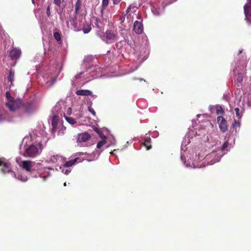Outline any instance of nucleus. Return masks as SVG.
<instances>
[{
	"instance_id": "nucleus-1",
	"label": "nucleus",
	"mask_w": 251,
	"mask_h": 251,
	"mask_svg": "<svg viewBox=\"0 0 251 251\" xmlns=\"http://www.w3.org/2000/svg\"><path fill=\"white\" fill-rule=\"evenodd\" d=\"M40 151L37 146L34 145H31L25 148L24 156L26 157L34 158L38 155Z\"/></svg>"
},
{
	"instance_id": "nucleus-2",
	"label": "nucleus",
	"mask_w": 251,
	"mask_h": 251,
	"mask_svg": "<svg viewBox=\"0 0 251 251\" xmlns=\"http://www.w3.org/2000/svg\"><path fill=\"white\" fill-rule=\"evenodd\" d=\"M104 37L106 39L107 43L115 41L118 38V32L116 30L108 29L104 34Z\"/></svg>"
},
{
	"instance_id": "nucleus-3",
	"label": "nucleus",
	"mask_w": 251,
	"mask_h": 251,
	"mask_svg": "<svg viewBox=\"0 0 251 251\" xmlns=\"http://www.w3.org/2000/svg\"><path fill=\"white\" fill-rule=\"evenodd\" d=\"M6 106L9 108V110L14 111L17 110V108L21 107L22 105V101L20 100H12L8 101L6 104Z\"/></svg>"
},
{
	"instance_id": "nucleus-4",
	"label": "nucleus",
	"mask_w": 251,
	"mask_h": 251,
	"mask_svg": "<svg viewBox=\"0 0 251 251\" xmlns=\"http://www.w3.org/2000/svg\"><path fill=\"white\" fill-rule=\"evenodd\" d=\"M217 121H218L220 131L223 132H226L227 126L226 119L222 116H219L217 118Z\"/></svg>"
},
{
	"instance_id": "nucleus-5",
	"label": "nucleus",
	"mask_w": 251,
	"mask_h": 251,
	"mask_svg": "<svg viewBox=\"0 0 251 251\" xmlns=\"http://www.w3.org/2000/svg\"><path fill=\"white\" fill-rule=\"evenodd\" d=\"M33 163V161L29 160L21 161L20 166L26 171L30 172L31 171Z\"/></svg>"
},
{
	"instance_id": "nucleus-6",
	"label": "nucleus",
	"mask_w": 251,
	"mask_h": 251,
	"mask_svg": "<svg viewBox=\"0 0 251 251\" xmlns=\"http://www.w3.org/2000/svg\"><path fill=\"white\" fill-rule=\"evenodd\" d=\"M244 14L245 15V21L248 24H251V7L249 5H244Z\"/></svg>"
},
{
	"instance_id": "nucleus-7",
	"label": "nucleus",
	"mask_w": 251,
	"mask_h": 251,
	"mask_svg": "<svg viewBox=\"0 0 251 251\" xmlns=\"http://www.w3.org/2000/svg\"><path fill=\"white\" fill-rule=\"evenodd\" d=\"M133 30L137 34H141L143 31V24L141 22L136 21L133 24Z\"/></svg>"
},
{
	"instance_id": "nucleus-8",
	"label": "nucleus",
	"mask_w": 251,
	"mask_h": 251,
	"mask_svg": "<svg viewBox=\"0 0 251 251\" xmlns=\"http://www.w3.org/2000/svg\"><path fill=\"white\" fill-rule=\"evenodd\" d=\"M77 15L75 14L73 17L70 18V24L73 27V30L75 31H79L80 29L79 26H77Z\"/></svg>"
},
{
	"instance_id": "nucleus-9",
	"label": "nucleus",
	"mask_w": 251,
	"mask_h": 251,
	"mask_svg": "<svg viewBox=\"0 0 251 251\" xmlns=\"http://www.w3.org/2000/svg\"><path fill=\"white\" fill-rule=\"evenodd\" d=\"M21 51L20 50L17 48H13L10 51V56L11 59L13 60H16L19 58L21 56Z\"/></svg>"
},
{
	"instance_id": "nucleus-10",
	"label": "nucleus",
	"mask_w": 251,
	"mask_h": 251,
	"mask_svg": "<svg viewBox=\"0 0 251 251\" xmlns=\"http://www.w3.org/2000/svg\"><path fill=\"white\" fill-rule=\"evenodd\" d=\"M91 136L87 132H84L78 135L77 140L79 142H85L90 140Z\"/></svg>"
},
{
	"instance_id": "nucleus-11",
	"label": "nucleus",
	"mask_w": 251,
	"mask_h": 251,
	"mask_svg": "<svg viewBox=\"0 0 251 251\" xmlns=\"http://www.w3.org/2000/svg\"><path fill=\"white\" fill-rule=\"evenodd\" d=\"M77 96H91L92 92L87 89H80L77 90L75 92Z\"/></svg>"
},
{
	"instance_id": "nucleus-12",
	"label": "nucleus",
	"mask_w": 251,
	"mask_h": 251,
	"mask_svg": "<svg viewBox=\"0 0 251 251\" xmlns=\"http://www.w3.org/2000/svg\"><path fill=\"white\" fill-rule=\"evenodd\" d=\"M25 110L28 113L32 112L34 110V106L31 102H28L25 105Z\"/></svg>"
},
{
	"instance_id": "nucleus-13",
	"label": "nucleus",
	"mask_w": 251,
	"mask_h": 251,
	"mask_svg": "<svg viewBox=\"0 0 251 251\" xmlns=\"http://www.w3.org/2000/svg\"><path fill=\"white\" fill-rule=\"evenodd\" d=\"M79 159V158H75L73 160H70L69 161H67L65 162L64 164H63V166L66 168H69L71 166H72L77 160Z\"/></svg>"
},
{
	"instance_id": "nucleus-14",
	"label": "nucleus",
	"mask_w": 251,
	"mask_h": 251,
	"mask_svg": "<svg viewBox=\"0 0 251 251\" xmlns=\"http://www.w3.org/2000/svg\"><path fill=\"white\" fill-rule=\"evenodd\" d=\"M15 73L12 69H10L9 74L8 75L7 79L10 82V85H13V82L14 81Z\"/></svg>"
},
{
	"instance_id": "nucleus-15",
	"label": "nucleus",
	"mask_w": 251,
	"mask_h": 251,
	"mask_svg": "<svg viewBox=\"0 0 251 251\" xmlns=\"http://www.w3.org/2000/svg\"><path fill=\"white\" fill-rule=\"evenodd\" d=\"M81 7V1L80 0H76L75 3V14L78 15L79 13L80 8Z\"/></svg>"
},
{
	"instance_id": "nucleus-16",
	"label": "nucleus",
	"mask_w": 251,
	"mask_h": 251,
	"mask_svg": "<svg viewBox=\"0 0 251 251\" xmlns=\"http://www.w3.org/2000/svg\"><path fill=\"white\" fill-rule=\"evenodd\" d=\"M144 146L146 148V150H149L151 149V138L147 137L145 139V142L143 143Z\"/></svg>"
},
{
	"instance_id": "nucleus-17",
	"label": "nucleus",
	"mask_w": 251,
	"mask_h": 251,
	"mask_svg": "<svg viewBox=\"0 0 251 251\" xmlns=\"http://www.w3.org/2000/svg\"><path fill=\"white\" fill-rule=\"evenodd\" d=\"M82 30L84 33L90 32L91 30V25L88 23L84 24Z\"/></svg>"
},
{
	"instance_id": "nucleus-18",
	"label": "nucleus",
	"mask_w": 251,
	"mask_h": 251,
	"mask_svg": "<svg viewBox=\"0 0 251 251\" xmlns=\"http://www.w3.org/2000/svg\"><path fill=\"white\" fill-rule=\"evenodd\" d=\"M64 117H65L66 121L71 125H74L76 123V121L75 119L71 117L67 116L65 114H64Z\"/></svg>"
},
{
	"instance_id": "nucleus-19",
	"label": "nucleus",
	"mask_w": 251,
	"mask_h": 251,
	"mask_svg": "<svg viewBox=\"0 0 251 251\" xmlns=\"http://www.w3.org/2000/svg\"><path fill=\"white\" fill-rule=\"evenodd\" d=\"M58 120V116L56 115H54L52 117V121H51V125L53 129H55L57 124V121Z\"/></svg>"
},
{
	"instance_id": "nucleus-20",
	"label": "nucleus",
	"mask_w": 251,
	"mask_h": 251,
	"mask_svg": "<svg viewBox=\"0 0 251 251\" xmlns=\"http://www.w3.org/2000/svg\"><path fill=\"white\" fill-rule=\"evenodd\" d=\"M109 3V0H102L101 2V12L105 10L106 8H107Z\"/></svg>"
},
{
	"instance_id": "nucleus-21",
	"label": "nucleus",
	"mask_w": 251,
	"mask_h": 251,
	"mask_svg": "<svg viewBox=\"0 0 251 251\" xmlns=\"http://www.w3.org/2000/svg\"><path fill=\"white\" fill-rule=\"evenodd\" d=\"M59 158L62 159V157L58 155H52L50 158L49 161L52 163H55Z\"/></svg>"
},
{
	"instance_id": "nucleus-22",
	"label": "nucleus",
	"mask_w": 251,
	"mask_h": 251,
	"mask_svg": "<svg viewBox=\"0 0 251 251\" xmlns=\"http://www.w3.org/2000/svg\"><path fill=\"white\" fill-rule=\"evenodd\" d=\"M54 39L57 42H59L61 40V33L59 32H54L53 34Z\"/></svg>"
},
{
	"instance_id": "nucleus-23",
	"label": "nucleus",
	"mask_w": 251,
	"mask_h": 251,
	"mask_svg": "<svg viewBox=\"0 0 251 251\" xmlns=\"http://www.w3.org/2000/svg\"><path fill=\"white\" fill-rule=\"evenodd\" d=\"M94 130L95 132L97 133V134L99 135L100 138H104V139L105 138V137L104 136L103 133L101 132L100 130H99L98 128L95 127L94 128Z\"/></svg>"
},
{
	"instance_id": "nucleus-24",
	"label": "nucleus",
	"mask_w": 251,
	"mask_h": 251,
	"mask_svg": "<svg viewBox=\"0 0 251 251\" xmlns=\"http://www.w3.org/2000/svg\"><path fill=\"white\" fill-rule=\"evenodd\" d=\"M240 122L237 121L236 120H234V123L232 124V127L234 129H236L237 128H239L240 127Z\"/></svg>"
},
{
	"instance_id": "nucleus-25",
	"label": "nucleus",
	"mask_w": 251,
	"mask_h": 251,
	"mask_svg": "<svg viewBox=\"0 0 251 251\" xmlns=\"http://www.w3.org/2000/svg\"><path fill=\"white\" fill-rule=\"evenodd\" d=\"M234 111H235L236 117H237L238 119H240L242 117V114L240 113V109L236 107L234 109Z\"/></svg>"
},
{
	"instance_id": "nucleus-26",
	"label": "nucleus",
	"mask_w": 251,
	"mask_h": 251,
	"mask_svg": "<svg viewBox=\"0 0 251 251\" xmlns=\"http://www.w3.org/2000/svg\"><path fill=\"white\" fill-rule=\"evenodd\" d=\"M106 143V141L105 140H103L100 141L97 143V147L98 149H100L101 147L104 146V145Z\"/></svg>"
},
{
	"instance_id": "nucleus-27",
	"label": "nucleus",
	"mask_w": 251,
	"mask_h": 251,
	"mask_svg": "<svg viewBox=\"0 0 251 251\" xmlns=\"http://www.w3.org/2000/svg\"><path fill=\"white\" fill-rule=\"evenodd\" d=\"M224 113V111L222 107H218L216 109V114L218 115L223 114Z\"/></svg>"
},
{
	"instance_id": "nucleus-28",
	"label": "nucleus",
	"mask_w": 251,
	"mask_h": 251,
	"mask_svg": "<svg viewBox=\"0 0 251 251\" xmlns=\"http://www.w3.org/2000/svg\"><path fill=\"white\" fill-rule=\"evenodd\" d=\"M56 78H57V76H56L54 78H53L51 80V81L50 82H47V84H48L49 87H51L52 86V85H53L55 83V82L56 81Z\"/></svg>"
},
{
	"instance_id": "nucleus-29",
	"label": "nucleus",
	"mask_w": 251,
	"mask_h": 251,
	"mask_svg": "<svg viewBox=\"0 0 251 251\" xmlns=\"http://www.w3.org/2000/svg\"><path fill=\"white\" fill-rule=\"evenodd\" d=\"M17 178L24 182L26 181L27 180L26 177H23L21 175H18Z\"/></svg>"
},
{
	"instance_id": "nucleus-30",
	"label": "nucleus",
	"mask_w": 251,
	"mask_h": 251,
	"mask_svg": "<svg viewBox=\"0 0 251 251\" xmlns=\"http://www.w3.org/2000/svg\"><path fill=\"white\" fill-rule=\"evenodd\" d=\"M6 96L7 99H8V100H9V101L10 100H14V98L11 96L10 93L9 92L7 91L6 92Z\"/></svg>"
},
{
	"instance_id": "nucleus-31",
	"label": "nucleus",
	"mask_w": 251,
	"mask_h": 251,
	"mask_svg": "<svg viewBox=\"0 0 251 251\" xmlns=\"http://www.w3.org/2000/svg\"><path fill=\"white\" fill-rule=\"evenodd\" d=\"M229 146V143L226 141L225 143H224L222 147V151H224Z\"/></svg>"
},
{
	"instance_id": "nucleus-32",
	"label": "nucleus",
	"mask_w": 251,
	"mask_h": 251,
	"mask_svg": "<svg viewBox=\"0 0 251 251\" xmlns=\"http://www.w3.org/2000/svg\"><path fill=\"white\" fill-rule=\"evenodd\" d=\"M100 19L97 17H95L94 24H95V25H96V26L98 28H100V26L98 25L99 23H100Z\"/></svg>"
},
{
	"instance_id": "nucleus-33",
	"label": "nucleus",
	"mask_w": 251,
	"mask_h": 251,
	"mask_svg": "<svg viewBox=\"0 0 251 251\" xmlns=\"http://www.w3.org/2000/svg\"><path fill=\"white\" fill-rule=\"evenodd\" d=\"M88 110L89 111H90V113H91L92 114H93L94 116H96V113L93 108H92L90 106H89L88 107Z\"/></svg>"
},
{
	"instance_id": "nucleus-34",
	"label": "nucleus",
	"mask_w": 251,
	"mask_h": 251,
	"mask_svg": "<svg viewBox=\"0 0 251 251\" xmlns=\"http://www.w3.org/2000/svg\"><path fill=\"white\" fill-rule=\"evenodd\" d=\"M125 16L126 14H123L121 17L119 18V21H121V24L123 23V22L125 21Z\"/></svg>"
},
{
	"instance_id": "nucleus-35",
	"label": "nucleus",
	"mask_w": 251,
	"mask_h": 251,
	"mask_svg": "<svg viewBox=\"0 0 251 251\" xmlns=\"http://www.w3.org/2000/svg\"><path fill=\"white\" fill-rule=\"evenodd\" d=\"M54 3L57 6H60L61 4V1L60 0H54Z\"/></svg>"
},
{
	"instance_id": "nucleus-36",
	"label": "nucleus",
	"mask_w": 251,
	"mask_h": 251,
	"mask_svg": "<svg viewBox=\"0 0 251 251\" xmlns=\"http://www.w3.org/2000/svg\"><path fill=\"white\" fill-rule=\"evenodd\" d=\"M152 11L153 12L154 14H155V15H158V11L157 10V9L155 7H152Z\"/></svg>"
},
{
	"instance_id": "nucleus-37",
	"label": "nucleus",
	"mask_w": 251,
	"mask_h": 251,
	"mask_svg": "<svg viewBox=\"0 0 251 251\" xmlns=\"http://www.w3.org/2000/svg\"><path fill=\"white\" fill-rule=\"evenodd\" d=\"M4 34V31L2 27L0 25V37H2Z\"/></svg>"
},
{
	"instance_id": "nucleus-38",
	"label": "nucleus",
	"mask_w": 251,
	"mask_h": 251,
	"mask_svg": "<svg viewBox=\"0 0 251 251\" xmlns=\"http://www.w3.org/2000/svg\"><path fill=\"white\" fill-rule=\"evenodd\" d=\"M46 13H47V15L48 17L50 16V6H48L47 9H46Z\"/></svg>"
},
{
	"instance_id": "nucleus-39",
	"label": "nucleus",
	"mask_w": 251,
	"mask_h": 251,
	"mask_svg": "<svg viewBox=\"0 0 251 251\" xmlns=\"http://www.w3.org/2000/svg\"><path fill=\"white\" fill-rule=\"evenodd\" d=\"M114 5L118 4L121 0H112Z\"/></svg>"
},
{
	"instance_id": "nucleus-40",
	"label": "nucleus",
	"mask_w": 251,
	"mask_h": 251,
	"mask_svg": "<svg viewBox=\"0 0 251 251\" xmlns=\"http://www.w3.org/2000/svg\"><path fill=\"white\" fill-rule=\"evenodd\" d=\"M9 165V164H8V163H7V162H3V165H2V166H3L4 167L7 168V167H8V165Z\"/></svg>"
},
{
	"instance_id": "nucleus-41",
	"label": "nucleus",
	"mask_w": 251,
	"mask_h": 251,
	"mask_svg": "<svg viewBox=\"0 0 251 251\" xmlns=\"http://www.w3.org/2000/svg\"><path fill=\"white\" fill-rule=\"evenodd\" d=\"M83 74V72H81L79 74L75 75V78H79V76Z\"/></svg>"
},
{
	"instance_id": "nucleus-42",
	"label": "nucleus",
	"mask_w": 251,
	"mask_h": 251,
	"mask_svg": "<svg viewBox=\"0 0 251 251\" xmlns=\"http://www.w3.org/2000/svg\"><path fill=\"white\" fill-rule=\"evenodd\" d=\"M131 10V8L129 6L127 9H126V13H128Z\"/></svg>"
},
{
	"instance_id": "nucleus-43",
	"label": "nucleus",
	"mask_w": 251,
	"mask_h": 251,
	"mask_svg": "<svg viewBox=\"0 0 251 251\" xmlns=\"http://www.w3.org/2000/svg\"><path fill=\"white\" fill-rule=\"evenodd\" d=\"M248 2H249V3L246 4L245 5H250V7H251V0H248Z\"/></svg>"
},
{
	"instance_id": "nucleus-44",
	"label": "nucleus",
	"mask_w": 251,
	"mask_h": 251,
	"mask_svg": "<svg viewBox=\"0 0 251 251\" xmlns=\"http://www.w3.org/2000/svg\"><path fill=\"white\" fill-rule=\"evenodd\" d=\"M71 113V109L70 108H68V113L69 115H70Z\"/></svg>"
},
{
	"instance_id": "nucleus-45",
	"label": "nucleus",
	"mask_w": 251,
	"mask_h": 251,
	"mask_svg": "<svg viewBox=\"0 0 251 251\" xmlns=\"http://www.w3.org/2000/svg\"><path fill=\"white\" fill-rule=\"evenodd\" d=\"M38 145H39V147H40L41 150H42V144L40 143H39Z\"/></svg>"
},
{
	"instance_id": "nucleus-46",
	"label": "nucleus",
	"mask_w": 251,
	"mask_h": 251,
	"mask_svg": "<svg viewBox=\"0 0 251 251\" xmlns=\"http://www.w3.org/2000/svg\"><path fill=\"white\" fill-rule=\"evenodd\" d=\"M3 162L2 161H0V166H1L3 165Z\"/></svg>"
},
{
	"instance_id": "nucleus-47",
	"label": "nucleus",
	"mask_w": 251,
	"mask_h": 251,
	"mask_svg": "<svg viewBox=\"0 0 251 251\" xmlns=\"http://www.w3.org/2000/svg\"><path fill=\"white\" fill-rule=\"evenodd\" d=\"M69 172H70L69 171L66 170V172H65V174H68Z\"/></svg>"
},
{
	"instance_id": "nucleus-48",
	"label": "nucleus",
	"mask_w": 251,
	"mask_h": 251,
	"mask_svg": "<svg viewBox=\"0 0 251 251\" xmlns=\"http://www.w3.org/2000/svg\"><path fill=\"white\" fill-rule=\"evenodd\" d=\"M115 151V150H114V151L110 152L111 154H114V151Z\"/></svg>"
},
{
	"instance_id": "nucleus-49",
	"label": "nucleus",
	"mask_w": 251,
	"mask_h": 251,
	"mask_svg": "<svg viewBox=\"0 0 251 251\" xmlns=\"http://www.w3.org/2000/svg\"><path fill=\"white\" fill-rule=\"evenodd\" d=\"M3 117L0 116V121L3 120Z\"/></svg>"
},
{
	"instance_id": "nucleus-50",
	"label": "nucleus",
	"mask_w": 251,
	"mask_h": 251,
	"mask_svg": "<svg viewBox=\"0 0 251 251\" xmlns=\"http://www.w3.org/2000/svg\"><path fill=\"white\" fill-rule=\"evenodd\" d=\"M64 186H66V182L64 183Z\"/></svg>"
},
{
	"instance_id": "nucleus-51",
	"label": "nucleus",
	"mask_w": 251,
	"mask_h": 251,
	"mask_svg": "<svg viewBox=\"0 0 251 251\" xmlns=\"http://www.w3.org/2000/svg\"><path fill=\"white\" fill-rule=\"evenodd\" d=\"M32 2L34 3V0H32Z\"/></svg>"
},
{
	"instance_id": "nucleus-52",
	"label": "nucleus",
	"mask_w": 251,
	"mask_h": 251,
	"mask_svg": "<svg viewBox=\"0 0 251 251\" xmlns=\"http://www.w3.org/2000/svg\"><path fill=\"white\" fill-rule=\"evenodd\" d=\"M2 170V171L4 173H5V172L3 171V170H2H2Z\"/></svg>"
},
{
	"instance_id": "nucleus-53",
	"label": "nucleus",
	"mask_w": 251,
	"mask_h": 251,
	"mask_svg": "<svg viewBox=\"0 0 251 251\" xmlns=\"http://www.w3.org/2000/svg\"><path fill=\"white\" fill-rule=\"evenodd\" d=\"M8 172H11V170H8L7 171Z\"/></svg>"
},
{
	"instance_id": "nucleus-54",
	"label": "nucleus",
	"mask_w": 251,
	"mask_h": 251,
	"mask_svg": "<svg viewBox=\"0 0 251 251\" xmlns=\"http://www.w3.org/2000/svg\"><path fill=\"white\" fill-rule=\"evenodd\" d=\"M13 174L15 176H16V175H15V174L14 173H13Z\"/></svg>"
}]
</instances>
